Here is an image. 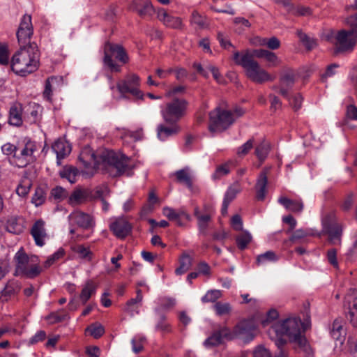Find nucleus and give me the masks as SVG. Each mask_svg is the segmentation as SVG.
I'll return each mask as SVG.
<instances>
[{
	"mask_svg": "<svg viewBox=\"0 0 357 357\" xmlns=\"http://www.w3.org/2000/svg\"><path fill=\"white\" fill-rule=\"evenodd\" d=\"M79 160L86 168L92 165L96 167L102 165L112 177L119 176L131 169L129 165L130 159L128 157L125 155L119 157L112 150L103 151L100 155V161L97 160L94 153L87 149L84 150L81 152Z\"/></svg>",
	"mask_w": 357,
	"mask_h": 357,
	"instance_id": "f257e3e1",
	"label": "nucleus"
},
{
	"mask_svg": "<svg viewBox=\"0 0 357 357\" xmlns=\"http://www.w3.org/2000/svg\"><path fill=\"white\" fill-rule=\"evenodd\" d=\"M269 52L264 49L254 50L252 52L248 50L241 52L236 51L233 54V60L236 65L243 68L246 76L252 82L257 84L273 82L275 76L261 68L259 63L255 60V57L266 59Z\"/></svg>",
	"mask_w": 357,
	"mask_h": 357,
	"instance_id": "f03ea898",
	"label": "nucleus"
},
{
	"mask_svg": "<svg viewBox=\"0 0 357 357\" xmlns=\"http://www.w3.org/2000/svg\"><path fill=\"white\" fill-rule=\"evenodd\" d=\"M12 70L20 76H26L35 72L39 66L37 45L21 47L9 60Z\"/></svg>",
	"mask_w": 357,
	"mask_h": 357,
	"instance_id": "7ed1b4c3",
	"label": "nucleus"
},
{
	"mask_svg": "<svg viewBox=\"0 0 357 357\" xmlns=\"http://www.w3.org/2000/svg\"><path fill=\"white\" fill-rule=\"evenodd\" d=\"M310 324V318L307 324L302 322L299 317H289L282 322L274 324L272 328L277 335H286L291 341L297 343L305 351L307 340L303 333Z\"/></svg>",
	"mask_w": 357,
	"mask_h": 357,
	"instance_id": "20e7f679",
	"label": "nucleus"
},
{
	"mask_svg": "<svg viewBox=\"0 0 357 357\" xmlns=\"http://www.w3.org/2000/svg\"><path fill=\"white\" fill-rule=\"evenodd\" d=\"M14 260L15 262L14 275L15 276L33 279L43 272L38 257L36 255L29 256L23 248L16 252Z\"/></svg>",
	"mask_w": 357,
	"mask_h": 357,
	"instance_id": "39448f33",
	"label": "nucleus"
},
{
	"mask_svg": "<svg viewBox=\"0 0 357 357\" xmlns=\"http://www.w3.org/2000/svg\"><path fill=\"white\" fill-rule=\"evenodd\" d=\"M243 114L244 111L241 108H236L232 112L217 107L209 113L208 129L211 132H222Z\"/></svg>",
	"mask_w": 357,
	"mask_h": 357,
	"instance_id": "423d86ee",
	"label": "nucleus"
},
{
	"mask_svg": "<svg viewBox=\"0 0 357 357\" xmlns=\"http://www.w3.org/2000/svg\"><path fill=\"white\" fill-rule=\"evenodd\" d=\"M103 52L104 65L107 66L112 72L119 73L121 71V65L115 62L112 59L113 57L122 65L129 61V56L126 50L121 45L106 42L104 45Z\"/></svg>",
	"mask_w": 357,
	"mask_h": 357,
	"instance_id": "0eeeda50",
	"label": "nucleus"
},
{
	"mask_svg": "<svg viewBox=\"0 0 357 357\" xmlns=\"http://www.w3.org/2000/svg\"><path fill=\"white\" fill-rule=\"evenodd\" d=\"M188 102L175 98L167 102L161 108V115L165 123H178L186 114Z\"/></svg>",
	"mask_w": 357,
	"mask_h": 357,
	"instance_id": "6e6552de",
	"label": "nucleus"
},
{
	"mask_svg": "<svg viewBox=\"0 0 357 357\" xmlns=\"http://www.w3.org/2000/svg\"><path fill=\"white\" fill-rule=\"evenodd\" d=\"M38 151L35 142L28 140L24 144H19L16 155L11 159V162L18 167H24L36 160L35 153Z\"/></svg>",
	"mask_w": 357,
	"mask_h": 357,
	"instance_id": "1a4fd4ad",
	"label": "nucleus"
},
{
	"mask_svg": "<svg viewBox=\"0 0 357 357\" xmlns=\"http://www.w3.org/2000/svg\"><path fill=\"white\" fill-rule=\"evenodd\" d=\"M357 42V36L345 29L338 31L335 36L333 44L335 53L351 52Z\"/></svg>",
	"mask_w": 357,
	"mask_h": 357,
	"instance_id": "9d476101",
	"label": "nucleus"
},
{
	"mask_svg": "<svg viewBox=\"0 0 357 357\" xmlns=\"http://www.w3.org/2000/svg\"><path fill=\"white\" fill-rule=\"evenodd\" d=\"M324 229L328 235V241L333 245L341 243L342 226L335 222V216L333 213H328L322 219Z\"/></svg>",
	"mask_w": 357,
	"mask_h": 357,
	"instance_id": "9b49d317",
	"label": "nucleus"
},
{
	"mask_svg": "<svg viewBox=\"0 0 357 357\" xmlns=\"http://www.w3.org/2000/svg\"><path fill=\"white\" fill-rule=\"evenodd\" d=\"M33 33V27L31 22V17L24 15L21 20L20 26L16 33L19 45L21 47H28L33 43H31V38Z\"/></svg>",
	"mask_w": 357,
	"mask_h": 357,
	"instance_id": "f8f14e48",
	"label": "nucleus"
},
{
	"mask_svg": "<svg viewBox=\"0 0 357 357\" xmlns=\"http://www.w3.org/2000/svg\"><path fill=\"white\" fill-rule=\"evenodd\" d=\"M131 224L123 217L115 218L109 225V229L118 238L124 239L132 231Z\"/></svg>",
	"mask_w": 357,
	"mask_h": 357,
	"instance_id": "ddd939ff",
	"label": "nucleus"
},
{
	"mask_svg": "<svg viewBox=\"0 0 357 357\" xmlns=\"http://www.w3.org/2000/svg\"><path fill=\"white\" fill-rule=\"evenodd\" d=\"M139 85V77L135 74L128 76L126 79L117 83V89L122 93H130L135 96H142L141 91L138 89Z\"/></svg>",
	"mask_w": 357,
	"mask_h": 357,
	"instance_id": "4468645a",
	"label": "nucleus"
},
{
	"mask_svg": "<svg viewBox=\"0 0 357 357\" xmlns=\"http://www.w3.org/2000/svg\"><path fill=\"white\" fill-rule=\"evenodd\" d=\"M68 220L71 226H77L83 229H89L94 226L93 217L80 211H75L68 216Z\"/></svg>",
	"mask_w": 357,
	"mask_h": 357,
	"instance_id": "2eb2a0df",
	"label": "nucleus"
},
{
	"mask_svg": "<svg viewBox=\"0 0 357 357\" xmlns=\"http://www.w3.org/2000/svg\"><path fill=\"white\" fill-rule=\"evenodd\" d=\"M255 329L256 326L252 320L241 321L236 324L233 331H231L232 339L236 337H241L245 339L251 340L253 337V333Z\"/></svg>",
	"mask_w": 357,
	"mask_h": 357,
	"instance_id": "dca6fc26",
	"label": "nucleus"
},
{
	"mask_svg": "<svg viewBox=\"0 0 357 357\" xmlns=\"http://www.w3.org/2000/svg\"><path fill=\"white\" fill-rule=\"evenodd\" d=\"M224 339L232 340V334L227 327H222L219 330L214 331L204 342L206 347H213L220 345L222 343Z\"/></svg>",
	"mask_w": 357,
	"mask_h": 357,
	"instance_id": "f3484780",
	"label": "nucleus"
},
{
	"mask_svg": "<svg viewBox=\"0 0 357 357\" xmlns=\"http://www.w3.org/2000/svg\"><path fill=\"white\" fill-rule=\"evenodd\" d=\"M30 234L33 238L36 245L39 247L43 246L48 236L45 229V222L43 219L36 220L31 228Z\"/></svg>",
	"mask_w": 357,
	"mask_h": 357,
	"instance_id": "a211bd4d",
	"label": "nucleus"
},
{
	"mask_svg": "<svg viewBox=\"0 0 357 357\" xmlns=\"http://www.w3.org/2000/svg\"><path fill=\"white\" fill-rule=\"evenodd\" d=\"M130 9L142 18H150L154 13L153 6L149 0H133Z\"/></svg>",
	"mask_w": 357,
	"mask_h": 357,
	"instance_id": "6ab92c4d",
	"label": "nucleus"
},
{
	"mask_svg": "<svg viewBox=\"0 0 357 357\" xmlns=\"http://www.w3.org/2000/svg\"><path fill=\"white\" fill-rule=\"evenodd\" d=\"M296 73L294 70L288 68L284 70L280 78V93L286 98H289L288 90L291 89L296 80Z\"/></svg>",
	"mask_w": 357,
	"mask_h": 357,
	"instance_id": "aec40b11",
	"label": "nucleus"
},
{
	"mask_svg": "<svg viewBox=\"0 0 357 357\" xmlns=\"http://www.w3.org/2000/svg\"><path fill=\"white\" fill-rule=\"evenodd\" d=\"M157 17L167 27L171 29H181L182 27L181 19L169 14L164 8L158 10Z\"/></svg>",
	"mask_w": 357,
	"mask_h": 357,
	"instance_id": "412c9836",
	"label": "nucleus"
},
{
	"mask_svg": "<svg viewBox=\"0 0 357 357\" xmlns=\"http://www.w3.org/2000/svg\"><path fill=\"white\" fill-rule=\"evenodd\" d=\"M167 124V125L160 124L157 128L158 137L162 141L166 140L171 136L177 135L181 130V128L178 125V123Z\"/></svg>",
	"mask_w": 357,
	"mask_h": 357,
	"instance_id": "4be33fe9",
	"label": "nucleus"
},
{
	"mask_svg": "<svg viewBox=\"0 0 357 357\" xmlns=\"http://www.w3.org/2000/svg\"><path fill=\"white\" fill-rule=\"evenodd\" d=\"M268 169H263L257 178L255 189H256V197L258 200L262 201L264 199L266 194V187L268 184Z\"/></svg>",
	"mask_w": 357,
	"mask_h": 357,
	"instance_id": "5701e85b",
	"label": "nucleus"
},
{
	"mask_svg": "<svg viewBox=\"0 0 357 357\" xmlns=\"http://www.w3.org/2000/svg\"><path fill=\"white\" fill-rule=\"evenodd\" d=\"M22 113L23 107L22 104H13L9 110L8 123L14 126H21L23 123Z\"/></svg>",
	"mask_w": 357,
	"mask_h": 357,
	"instance_id": "b1692460",
	"label": "nucleus"
},
{
	"mask_svg": "<svg viewBox=\"0 0 357 357\" xmlns=\"http://www.w3.org/2000/svg\"><path fill=\"white\" fill-rule=\"evenodd\" d=\"M20 291V284L15 281L8 282L4 289L0 292V301L2 303L8 301L13 296Z\"/></svg>",
	"mask_w": 357,
	"mask_h": 357,
	"instance_id": "393cba45",
	"label": "nucleus"
},
{
	"mask_svg": "<svg viewBox=\"0 0 357 357\" xmlns=\"http://www.w3.org/2000/svg\"><path fill=\"white\" fill-rule=\"evenodd\" d=\"M194 215L197 218L199 232L204 235L206 234L208 225L213 217L202 213L201 209L197 206L194 208Z\"/></svg>",
	"mask_w": 357,
	"mask_h": 357,
	"instance_id": "a878e982",
	"label": "nucleus"
},
{
	"mask_svg": "<svg viewBox=\"0 0 357 357\" xmlns=\"http://www.w3.org/2000/svg\"><path fill=\"white\" fill-rule=\"evenodd\" d=\"M24 222L18 216H11L6 222V230L14 234H20L24 229Z\"/></svg>",
	"mask_w": 357,
	"mask_h": 357,
	"instance_id": "bb28decb",
	"label": "nucleus"
},
{
	"mask_svg": "<svg viewBox=\"0 0 357 357\" xmlns=\"http://www.w3.org/2000/svg\"><path fill=\"white\" fill-rule=\"evenodd\" d=\"M91 196V189L77 188L75 189L69 198L71 204H79L89 200Z\"/></svg>",
	"mask_w": 357,
	"mask_h": 357,
	"instance_id": "cd10ccee",
	"label": "nucleus"
},
{
	"mask_svg": "<svg viewBox=\"0 0 357 357\" xmlns=\"http://www.w3.org/2000/svg\"><path fill=\"white\" fill-rule=\"evenodd\" d=\"M330 333L335 340L339 341L340 343L344 342L346 332L344 328V321L342 319L334 320Z\"/></svg>",
	"mask_w": 357,
	"mask_h": 357,
	"instance_id": "c85d7f7f",
	"label": "nucleus"
},
{
	"mask_svg": "<svg viewBox=\"0 0 357 357\" xmlns=\"http://www.w3.org/2000/svg\"><path fill=\"white\" fill-rule=\"evenodd\" d=\"M52 148L54 152L56 154L57 162L59 164H60V160L69 155L71 151L70 145L63 140L56 141L53 144Z\"/></svg>",
	"mask_w": 357,
	"mask_h": 357,
	"instance_id": "c756f323",
	"label": "nucleus"
},
{
	"mask_svg": "<svg viewBox=\"0 0 357 357\" xmlns=\"http://www.w3.org/2000/svg\"><path fill=\"white\" fill-rule=\"evenodd\" d=\"M42 111L43 108L38 104H29L24 119L31 124L36 123L40 121L41 119Z\"/></svg>",
	"mask_w": 357,
	"mask_h": 357,
	"instance_id": "7c9ffc66",
	"label": "nucleus"
},
{
	"mask_svg": "<svg viewBox=\"0 0 357 357\" xmlns=\"http://www.w3.org/2000/svg\"><path fill=\"white\" fill-rule=\"evenodd\" d=\"M192 257L187 252H183L178 258V266L175 269L177 275H182L188 272L192 265Z\"/></svg>",
	"mask_w": 357,
	"mask_h": 357,
	"instance_id": "2f4dec72",
	"label": "nucleus"
},
{
	"mask_svg": "<svg viewBox=\"0 0 357 357\" xmlns=\"http://www.w3.org/2000/svg\"><path fill=\"white\" fill-rule=\"evenodd\" d=\"M137 295L135 298L128 300L126 303L125 310L130 316H134L135 314L139 313V307L143 299V296L141 289L137 290Z\"/></svg>",
	"mask_w": 357,
	"mask_h": 357,
	"instance_id": "473e14b6",
	"label": "nucleus"
},
{
	"mask_svg": "<svg viewBox=\"0 0 357 357\" xmlns=\"http://www.w3.org/2000/svg\"><path fill=\"white\" fill-rule=\"evenodd\" d=\"M278 202L285 208L292 212H300L303 209V204L301 202L285 197H280L278 199Z\"/></svg>",
	"mask_w": 357,
	"mask_h": 357,
	"instance_id": "72a5a7b5",
	"label": "nucleus"
},
{
	"mask_svg": "<svg viewBox=\"0 0 357 357\" xmlns=\"http://www.w3.org/2000/svg\"><path fill=\"white\" fill-rule=\"evenodd\" d=\"M32 185V180L29 177L26 176H23L16 188L17 194L22 197H26L29 192Z\"/></svg>",
	"mask_w": 357,
	"mask_h": 357,
	"instance_id": "f704fd0d",
	"label": "nucleus"
},
{
	"mask_svg": "<svg viewBox=\"0 0 357 357\" xmlns=\"http://www.w3.org/2000/svg\"><path fill=\"white\" fill-rule=\"evenodd\" d=\"M96 285L93 282L88 281L83 287L79 298L83 304H85L91 298V296L96 293Z\"/></svg>",
	"mask_w": 357,
	"mask_h": 357,
	"instance_id": "c9c22d12",
	"label": "nucleus"
},
{
	"mask_svg": "<svg viewBox=\"0 0 357 357\" xmlns=\"http://www.w3.org/2000/svg\"><path fill=\"white\" fill-rule=\"evenodd\" d=\"M235 164L233 161L229 160L225 164L219 165L217 167L215 172L213 174V178L214 179H219L222 176L227 175L232 167H234Z\"/></svg>",
	"mask_w": 357,
	"mask_h": 357,
	"instance_id": "e433bc0d",
	"label": "nucleus"
},
{
	"mask_svg": "<svg viewBox=\"0 0 357 357\" xmlns=\"http://www.w3.org/2000/svg\"><path fill=\"white\" fill-rule=\"evenodd\" d=\"M278 257L273 251H267L257 257L256 264L257 266L264 265L268 262H275L278 260Z\"/></svg>",
	"mask_w": 357,
	"mask_h": 357,
	"instance_id": "4c0bfd02",
	"label": "nucleus"
},
{
	"mask_svg": "<svg viewBox=\"0 0 357 357\" xmlns=\"http://www.w3.org/2000/svg\"><path fill=\"white\" fill-rule=\"evenodd\" d=\"M271 149L270 144L267 142H262L255 149V154L257 158L262 162L267 158Z\"/></svg>",
	"mask_w": 357,
	"mask_h": 357,
	"instance_id": "58836bf2",
	"label": "nucleus"
},
{
	"mask_svg": "<svg viewBox=\"0 0 357 357\" xmlns=\"http://www.w3.org/2000/svg\"><path fill=\"white\" fill-rule=\"evenodd\" d=\"M57 82V78L55 77H50L47 79L45 82V90L43 91V96L47 100H52V92L55 89V84H56Z\"/></svg>",
	"mask_w": 357,
	"mask_h": 357,
	"instance_id": "ea45409f",
	"label": "nucleus"
},
{
	"mask_svg": "<svg viewBox=\"0 0 357 357\" xmlns=\"http://www.w3.org/2000/svg\"><path fill=\"white\" fill-rule=\"evenodd\" d=\"M241 191V186L238 181L234 182L229 188L227 189L224 200L228 201V202L231 203L236 197V195Z\"/></svg>",
	"mask_w": 357,
	"mask_h": 357,
	"instance_id": "a19ab883",
	"label": "nucleus"
},
{
	"mask_svg": "<svg viewBox=\"0 0 357 357\" xmlns=\"http://www.w3.org/2000/svg\"><path fill=\"white\" fill-rule=\"evenodd\" d=\"M67 317V313L63 309H61L50 313L45 317V319L49 322L50 324H54L64 321Z\"/></svg>",
	"mask_w": 357,
	"mask_h": 357,
	"instance_id": "79ce46f5",
	"label": "nucleus"
},
{
	"mask_svg": "<svg viewBox=\"0 0 357 357\" xmlns=\"http://www.w3.org/2000/svg\"><path fill=\"white\" fill-rule=\"evenodd\" d=\"M251 241L252 236L248 231H244L238 235L236 238L237 247L241 250L245 249Z\"/></svg>",
	"mask_w": 357,
	"mask_h": 357,
	"instance_id": "37998d69",
	"label": "nucleus"
},
{
	"mask_svg": "<svg viewBox=\"0 0 357 357\" xmlns=\"http://www.w3.org/2000/svg\"><path fill=\"white\" fill-rule=\"evenodd\" d=\"M77 173V169L72 167H65L59 174L61 178H66L69 182L73 183L75 182Z\"/></svg>",
	"mask_w": 357,
	"mask_h": 357,
	"instance_id": "c03bdc74",
	"label": "nucleus"
},
{
	"mask_svg": "<svg viewBox=\"0 0 357 357\" xmlns=\"http://www.w3.org/2000/svg\"><path fill=\"white\" fill-rule=\"evenodd\" d=\"M175 176L178 182L185 183L189 188L192 186V180L187 169L177 171Z\"/></svg>",
	"mask_w": 357,
	"mask_h": 357,
	"instance_id": "a18cd8bd",
	"label": "nucleus"
},
{
	"mask_svg": "<svg viewBox=\"0 0 357 357\" xmlns=\"http://www.w3.org/2000/svg\"><path fill=\"white\" fill-rule=\"evenodd\" d=\"M45 192L41 188H36L32 197L31 202L35 206H38L43 204L45 201Z\"/></svg>",
	"mask_w": 357,
	"mask_h": 357,
	"instance_id": "49530a36",
	"label": "nucleus"
},
{
	"mask_svg": "<svg viewBox=\"0 0 357 357\" xmlns=\"http://www.w3.org/2000/svg\"><path fill=\"white\" fill-rule=\"evenodd\" d=\"M9 50L8 45L6 43L0 42V64L8 65L9 64Z\"/></svg>",
	"mask_w": 357,
	"mask_h": 357,
	"instance_id": "de8ad7c7",
	"label": "nucleus"
},
{
	"mask_svg": "<svg viewBox=\"0 0 357 357\" xmlns=\"http://www.w3.org/2000/svg\"><path fill=\"white\" fill-rule=\"evenodd\" d=\"M216 314L219 316L229 314L231 307L228 303L217 302L213 306Z\"/></svg>",
	"mask_w": 357,
	"mask_h": 357,
	"instance_id": "09e8293b",
	"label": "nucleus"
},
{
	"mask_svg": "<svg viewBox=\"0 0 357 357\" xmlns=\"http://www.w3.org/2000/svg\"><path fill=\"white\" fill-rule=\"evenodd\" d=\"M75 252L79 255L80 258L84 259L90 261L93 257V253L90 250L89 248L85 247L83 245H78L75 248Z\"/></svg>",
	"mask_w": 357,
	"mask_h": 357,
	"instance_id": "8fccbe9b",
	"label": "nucleus"
},
{
	"mask_svg": "<svg viewBox=\"0 0 357 357\" xmlns=\"http://www.w3.org/2000/svg\"><path fill=\"white\" fill-rule=\"evenodd\" d=\"M222 296V292L220 290H209L206 294L202 298L203 303L215 302Z\"/></svg>",
	"mask_w": 357,
	"mask_h": 357,
	"instance_id": "3c124183",
	"label": "nucleus"
},
{
	"mask_svg": "<svg viewBox=\"0 0 357 357\" xmlns=\"http://www.w3.org/2000/svg\"><path fill=\"white\" fill-rule=\"evenodd\" d=\"M86 331L96 339L100 337L105 333L104 328L100 324H92Z\"/></svg>",
	"mask_w": 357,
	"mask_h": 357,
	"instance_id": "603ef678",
	"label": "nucleus"
},
{
	"mask_svg": "<svg viewBox=\"0 0 357 357\" xmlns=\"http://www.w3.org/2000/svg\"><path fill=\"white\" fill-rule=\"evenodd\" d=\"M146 339L142 337L136 336L131 340L132 351L135 354L141 352L144 349V344Z\"/></svg>",
	"mask_w": 357,
	"mask_h": 357,
	"instance_id": "864d4df0",
	"label": "nucleus"
},
{
	"mask_svg": "<svg viewBox=\"0 0 357 357\" xmlns=\"http://www.w3.org/2000/svg\"><path fill=\"white\" fill-rule=\"evenodd\" d=\"M265 60L268 63L267 66L268 68L278 67L282 63L281 59L276 55V54L271 51Z\"/></svg>",
	"mask_w": 357,
	"mask_h": 357,
	"instance_id": "5fc2aeb1",
	"label": "nucleus"
},
{
	"mask_svg": "<svg viewBox=\"0 0 357 357\" xmlns=\"http://www.w3.org/2000/svg\"><path fill=\"white\" fill-rule=\"evenodd\" d=\"M191 22L197 24L199 28L203 29L206 26V18L201 15L198 12L193 11L191 15Z\"/></svg>",
	"mask_w": 357,
	"mask_h": 357,
	"instance_id": "6e6d98bb",
	"label": "nucleus"
},
{
	"mask_svg": "<svg viewBox=\"0 0 357 357\" xmlns=\"http://www.w3.org/2000/svg\"><path fill=\"white\" fill-rule=\"evenodd\" d=\"M178 217L173 219L172 221H175L176 224L179 227L185 226L191 220L190 215L184 211H178Z\"/></svg>",
	"mask_w": 357,
	"mask_h": 357,
	"instance_id": "4d7b16f0",
	"label": "nucleus"
},
{
	"mask_svg": "<svg viewBox=\"0 0 357 357\" xmlns=\"http://www.w3.org/2000/svg\"><path fill=\"white\" fill-rule=\"evenodd\" d=\"M254 144V139H250L245 144L238 148L237 155L239 156H243L248 153V152L252 149Z\"/></svg>",
	"mask_w": 357,
	"mask_h": 357,
	"instance_id": "13d9d810",
	"label": "nucleus"
},
{
	"mask_svg": "<svg viewBox=\"0 0 357 357\" xmlns=\"http://www.w3.org/2000/svg\"><path fill=\"white\" fill-rule=\"evenodd\" d=\"M51 196L56 200H62L68 196L67 191L62 187L57 186L51 190Z\"/></svg>",
	"mask_w": 357,
	"mask_h": 357,
	"instance_id": "bf43d9fd",
	"label": "nucleus"
},
{
	"mask_svg": "<svg viewBox=\"0 0 357 357\" xmlns=\"http://www.w3.org/2000/svg\"><path fill=\"white\" fill-rule=\"evenodd\" d=\"M349 317L353 326L357 327V298H355L352 306L350 307Z\"/></svg>",
	"mask_w": 357,
	"mask_h": 357,
	"instance_id": "052dcab7",
	"label": "nucleus"
},
{
	"mask_svg": "<svg viewBox=\"0 0 357 357\" xmlns=\"http://www.w3.org/2000/svg\"><path fill=\"white\" fill-rule=\"evenodd\" d=\"M346 24L350 27V32L357 36V14L351 15L346 19Z\"/></svg>",
	"mask_w": 357,
	"mask_h": 357,
	"instance_id": "680f3d73",
	"label": "nucleus"
},
{
	"mask_svg": "<svg viewBox=\"0 0 357 357\" xmlns=\"http://www.w3.org/2000/svg\"><path fill=\"white\" fill-rule=\"evenodd\" d=\"M279 317L278 312L276 310H270L266 314V318L261 321V325L264 327L267 326L271 322L277 319Z\"/></svg>",
	"mask_w": 357,
	"mask_h": 357,
	"instance_id": "e2e57ef3",
	"label": "nucleus"
},
{
	"mask_svg": "<svg viewBox=\"0 0 357 357\" xmlns=\"http://www.w3.org/2000/svg\"><path fill=\"white\" fill-rule=\"evenodd\" d=\"M17 146H15L10 143H6L2 146V151L4 154L11 156V158H14V155H16Z\"/></svg>",
	"mask_w": 357,
	"mask_h": 357,
	"instance_id": "0e129e2a",
	"label": "nucleus"
},
{
	"mask_svg": "<svg viewBox=\"0 0 357 357\" xmlns=\"http://www.w3.org/2000/svg\"><path fill=\"white\" fill-rule=\"evenodd\" d=\"M198 273L209 277L211 274L210 266L205 261H200L197 264Z\"/></svg>",
	"mask_w": 357,
	"mask_h": 357,
	"instance_id": "69168bd1",
	"label": "nucleus"
},
{
	"mask_svg": "<svg viewBox=\"0 0 357 357\" xmlns=\"http://www.w3.org/2000/svg\"><path fill=\"white\" fill-rule=\"evenodd\" d=\"M346 117L351 120H357V107L349 105L347 107Z\"/></svg>",
	"mask_w": 357,
	"mask_h": 357,
	"instance_id": "338daca9",
	"label": "nucleus"
},
{
	"mask_svg": "<svg viewBox=\"0 0 357 357\" xmlns=\"http://www.w3.org/2000/svg\"><path fill=\"white\" fill-rule=\"evenodd\" d=\"M348 351L353 357H357V339L349 338L347 341Z\"/></svg>",
	"mask_w": 357,
	"mask_h": 357,
	"instance_id": "774afa93",
	"label": "nucleus"
}]
</instances>
